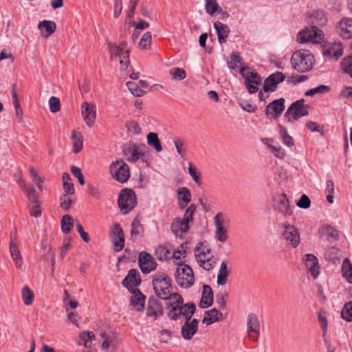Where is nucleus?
<instances>
[{"mask_svg": "<svg viewBox=\"0 0 352 352\" xmlns=\"http://www.w3.org/2000/svg\"><path fill=\"white\" fill-rule=\"evenodd\" d=\"M166 305L168 316L174 320L179 319L180 316L184 317L186 320H190L196 309L194 303L184 305L183 298L178 294H174L172 299L166 302Z\"/></svg>", "mask_w": 352, "mask_h": 352, "instance_id": "1", "label": "nucleus"}, {"mask_svg": "<svg viewBox=\"0 0 352 352\" xmlns=\"http://www.w3.org/2000/svg\"><path fill=\"white\" fill-rule=\"evenodd\" d=\"M152 285L155 294L160 298L170 301L172 293L171 279L164 272H157L152 276Z\"/></svg>", "mask_w": 352, "mask_h": 352, "instance_id": "2", "label": "nucleus"}, {"mask_svg": "<svg viewBox=\"0 0 352 352\" xmlns=\"http://www.w3.org/2000/svg\"><path fill=\"white\" fill-rule=\"evenodd\" d=\"M195 256L199 265L205 270L213 269L216 265L217 259L213 256L211 249L204 243H199L195 249Z\"/></svg>", "mask_w": 352, "mask_h": 352, "instance_id": "3", "label": "nucleus"}, {"mask_svg": "<svg viewBox=\"0 0 352 352\" xmlns=\"http://www.w3.org/2000/svg\"><path fill=\"white\" fill-rule=\"evenodd\" d=\"M291 63L298 72H306L312 68L314 56L308 50H300L293 54Z\"/></svg>", "mask_w": 352, "mask_h": 352, "instance_id": "4", "label": "nucleus"}, {"mask_svg": "<svg viewBox=\"0 0 352 352\" xmlns=\"http://www.w3.org/2000/svg\"><path fill=\"white\" fill-rule=\"evenodd\" d=\"M177 269L175 273V280L179 286L183 288L191 287L195 282L194 274L192 268L184 263H177Z\"/></svg>", "mask_w": 352, "mask_h": 352, "instance_id": "5", "label": "nucleus"}, {"mask_svg": "<svg viewBox=\"0 0 352 352\" xmlns=\"http://www.w3.org/2000/svg\"><path fill=\"white\" fill-rule=\"evenodd\" d=\"M108 47L111 59H120V69H125L129 63V50L126 49V43L122 42L119 45L108 43Z\"/></svg>", "mask_w": 352, "mask_h": 352, "instance_id": "6", "label": "nucleus"}, {"mask_svg": "<svg viewBox=\"0 0 352 352\" xmlns=\"http://www.w3.org/2000/svg\"><path fill=\"white\" fill-rule=\"evenodd\" d=\"M111 176L118 182L124 183L130 177L129 166L122 160L113 162L109 166Z\"/></svg>", "mask_w": 352, "mask_h": 352, "instance_id": "7", "label": "nucleus"}, {"mask_svg": "<svg viewBox=\"0 0 352 352\" xmlns=\"http://www.w3.org/2000/svg\"><path fill=\"white\" fill-rule=\"evenodd\" d=\"M118 202L121 212L123 214H127L135 207L137 203L135 192L131 189L122 190Z\"/></svg>", "mask_w": 352, "mask_h": 352, "instance_id": "8", "label": "nucleus"}, {"mask_svg": "<svg viewBox=\"0 0 352 352\" xmlns=\"http://www.w3.org/2000/svg\"><path fill=\"white\" fill-rule=\"evenodd\" d=\"M303 99L299 100L294 102L287 110L285 117L289 122L296 120L300 117L308 115V107L304 104Z\"/></svg>", "mask_w": 352, "mask_h": 352, "instance_id": "9", "label": "nucleus"}, {"mask_svg": "<svg viewBox=\"0 0 352 352\" xmlns=\"http://www.w3.org/2000/svg\"><path fill=\"white\" fill-rule=\"evenodd\" d=\"M247 333L250 340L258 341L260 336V323L257 316L254 313L248 315Z\"/></svg>", "mask_w": 352, "mask_h": 352, "instance_id": "10", "label": "nucleus"}, {"mask_svg": "<svg viewBox=\"0 0 352 352\" xmlns=\"http://www.w3.org/2000/svg\"><path fill=\"white\" fill-rule=\"evenodd\" d=\"M282 236L287 245L292 248H296L300 243V234L298 230L289 223L284 225Z\"/></svg>", "mask_w": 352, "mask_h": 352, "instance_id": "11", "label": "nucleus"}, {"mask_svg": "<svg viewBox=\"0 0 352 352\" xmlns=\"http://www.w3.org/2000/svg\"><path fill=\"white\" fill-rule=\"evenodd\" d=\"M111 237L114 245V250L117 252L122 250L124 246V234L118 223H115L111 228Z\"/></svg>", "mask_w": 352, "mask_h": 352, "instance_id": "12", "label": "nucleus"}, {"mask_svg": "<svg viewBox=\"0 0 352 352\" xmlns=\"http://www.w3.org/2000/svg\"><path fill=\"white\" fill-rule=\"evenodd\" d=\"M321 39V34L316 26L300 31L297 36V41L301 43L307 41L316 43Z\"/></svg>", "mask_w": 352, "mask_h": 352, "instance_id": "13", "label": "nucleus"}, {"mask_svg": "<svg viewBox=\"0 0 352 352\" xmlns=\"http://www.w3.org/2000/svg\"><path fill=\"white\" fill-rule=\"evenodd\" d=\"M138 263L142 272L144 274H148L157 268V264L152 256L145 252L140 254Z\"/></svg>", "mask_w": 352, "mask_h": 352, "instance_id": "14", "label": "nucleus"}, {"mask_svg": "<svg viewBox=\"0 0 352 352\" xmlns=\"http://www.w3.org/2000/svg\"><path fill=\"white\" fill-rule=\"evenodd\" d=\"M285 76L280 72H276L271 74L264 81L263 91L265 92L274 91L277 88V85L283 82Z\"/></svg>", "mask_w": 352, "mask_h": 352, "instance_id": "15", "label": "nucleus"}, {"mask_svg": "<svg viewBox=\"0 0 352 352\" xmlns=\"http://www.w3.org/2000/svg\"><path fill=\"white\" fill-rule=\"evenodd\" d=\"M81 114L86 124L89 127L91 126L96 116V107L87 102H82L81 104Z\"/></svg>", "mask_w": 352, "mask_h": 352, "instance_id": "16", "label": "nucleus"}, {"mask_svg": "<svg viewBox=\"0 0 352 352\" xmlns=\"http://www.w3.org/2000/svg\"><path fill=\"white\" fill-rule=\"evenodd\" d=\"M274 208L285 216H290L293 212L289 200L285 194L278 195L275 197Z\"/></svg>", "mask_w": 352, "mask_h": 352, "instance_id": "17", "label": "nucleus"}, {"mask_svg": "<svg viewBox=\"0 0 352 352\" xmlns=\"http://www.w3.org/2000/svg\"><path fill=\"white\" fill-rule=\"evenodd\" d=\"M123 154L126 159L131 162H135L139 159L143 162H146L144 154L140 150V148L135 144H131L124 148Z\"/></svg>", "mask_w": 352, "mask_h": 352, "instance_id": "18", "label": "nucleus"}, {"mask_svg": "<svg viewBox=\"0 0 352 352\" xmlns=\"http://www.w3.org/2000/svg\"><path fill=\"white\" fill-rule=\"evenodd\" d=\"M337 32L344 39L352 38V19L344 18L337 25Z\"/></svg>", "mask_w": 352, "mask_h": 352, "instance_id": "19", "label": "nucleus"}, {"mask_svg": "<svg viewBox=\"0 0 352 352\" xmlns=\"http://www.w3.org/2000/svg\"><path fill=\"white\" fill-rule=\"evenodd\" d=\"M285 109V99L279 98L270 103L265 109V113L267 116L272 115L275 117H279Z\"/></svg>", "mask_w": 352, "mask_h": 352, "instance_id": "20", "label": "nucleus"}, {"mask_svg": "<svg viewBox=\"0 0 352 352\" xmlns=\"http://www.w3.org/2000/svg\"><path fill=\"white\" fill-rule=\"evenodd\" d=\"M199 321L197 319H193L191 321L186 320L182 327V335L184 339L190 340L193 336L197 333L198 329Z\"/></svg>", "mask_w": 352, "mask_h": 352, "instance_id": "21", "label": "nucleus"}, {"mask_svg": "<svg viewBox=\"0 0 352 352\" xmlns=\"http://www.w3.org/2000/svg\"><path fill=\"white\" fill-rule=\"evenodd\" d=\"M141 278L139 272L135 269L129 271L127 276L122 280V285L127 288H132L140 285Z\"/></svg>", "mask_w": 352, "mask_h": 352, "instance_id": "22", "label": "nucleus"}, {"mask_svg": "<svg viewBox=\"0 0 352 352\" xmlns=\"http://www.w3.org/2000/svg\"><path fill=\"white\" fill-rule=\"evenodd\" d=\"M305 265L311 276L316 278L319 274V265L317 258L311 254L305 255Z\"/></svg>", "mask_w": 352, "mask_h": 352, "instance_id": "23", "label": "nucleus"}, {"mask_svg": "<svg viewBox=\"0 0 352 352\" xmlns=\"http://www.w3.org/2000/svg\"><path fill=\"white\" fill-rule=\"evenodd\" d=\"M188 223L181 217L175 218L171 224V230L177 236L186 233L189 230Z\"/></svg>", "mask_w": 352, "mask_h": 352, "instance_id": "24", "label": "nucleus"}, {"mask_svg": "<svg viewBox=\"0 0 352 352\" xmlns=\"http://www.w3.org/2000/svg\"><path fill=\"white\" fill-rule=\"evenodd\" d=\"M162 314V307L158 302V301L156 300H149L148 302L146 315L149 317H153L155 319H156Z\"/></svg>", "mask_w": 352, "mask_h": 352, "instance_id": "25", "label": "nucleus"}, {"mask_svg": "<svg viewBox=\"0 0 352 352\" xmlns=\"http://www.w3.org/2000/svg\"><path fill=\"white\" fill-rule=\"evenodd\" d=\"M213 302V293L209 285H204L199 306L201 308H207L210 307Z\"/></svg>", "mask_w": 352, "mask_h": 352, "instance_id": "26", "label": "nucleus"}, {"mask_svg": "<svg viewBox=\"0 0 352 352\" xmlns=\"http://www.w3.org/2000/svg\"><path fill=\"white\" fill-rule=\"evenodd\" d=\"M177 192L179 206L181 209H184L191 200L190 192L187 188L183 187L178 188Z\"/></svg>", "mask_w": 352, "mask_h": 352, "instance_id": "27", "label": "nucleus"}, {"mask_svg": "<svg viewBox=\"0 0 352 352\" xmlns=\"http://www.w3.org/2000/svg\"><path fill=\"white\" fill-rule=\"evenodd\" d=\"M319 236L324 240L329 242L335 241L338 239L337 231L331 226H324L318 230Z\"/></svg>", "mask_w": 352, "mask_h": 352, "instance_id": "28", "label": "nucleus"}, {"mask_svg": "<svg viewBox=\"0 0 352 352\" xmlns=\"http://www.w3.org/2000/svg\"><path fill=\"white\" fill-rule=\"evenodd\" d=\"M343 54V47L340 42L328 45L324 50V54L338 59Z\"/></svg>", "mask_w": 352, "mask_h": 352, "instance_id": "29", "label": "nucleus"}, {"mask_svg": "<svg viewBox=\"0 0 352 352\" xmlns=\"http://www.w3.org/2000/svg\"><path fill=\"white\" fill-rule=\"evenodd\" d=\"M145 296L140 292H134L131 299V304L138 311H142L144 307Z\"/></svg>", "mask_w": 352, "mask_h": 352, "instance_id": "30", "label": "nucleus"}, {"mask_svg": "<svg viewBox=\"0 0 352 352\" xmlns=\"http://www.w3.org/2000/svg\"><path fill=\"white\" fill-rule=\"evenodd\" d=\"M214 28L216 30L219 42L220 43H225L230 32L229 28L219 21L214 23Z\"/></svg>", "mask_w": 352, "mask_h": 352, "instance_id": "31", "label": "nucleus"}, {"mask_svg": "<svg viewBox=\"0 0 352 352\" xmlns=\"http://www.w3.org/2000/svg\"><path fill=\"white\" fill-rule=\"evenodd\" d=\"M10 252L15 266L20 268L23 265L21 253L17 245L12 240L10 242Z\"/></svg>", "mask_w": 352, "mask_h": 352, "instance_id": "32", "label": "nucleus"}, {"mask_svg": "<svg viewBox=\"0 0 352 352\" xmlns=\"http://www.w3.org/2000/svg\"><path fill=\"white\" fill-rule=\"evenodd\" d=\"M222 317V314L217 309H212L206 311L203 322L207 324H211L218 321Z\"/></svg>", "mask_w": 352, "mask_h": 352, "instance_id": "33", "label": "nucleus"}, {"mask_svg": "<svg viewBox=\"0 0 352 352\" xmlns=\"http://www.w3.org/2000/svg\"><path fill=\"white\" fill-rule=\"evenodd\" d=\"M147 144L153 147L157 152L162 151L161 142L156 133L150 132L146 135Z\"/></svg>", "mask_w": 352, "mask_h": 352, "instance_id": "34", "label": "nucleus"}, {"mask_svg": "<svg viewBox=\"0 0 352 352\" xmlns=\"http://www.w3.org/2000/svg\"><path fill=\"white\" fill-rule=\"evenodd\" d=\"M72 140H73V151L78 153L80 152L83 146L82 135L80 132L73 130L72 133Z\"/></svg>", "mask_w": 352, "mask_h": 352, "instance_id": "35", "label": "nucleus"}, {"mask_svg": "<svg viewBox=\"0 0 352 352\" xmlns=\"http://www.w3.org/2000/svg\"><path fill=\"white\" fill-rule=\"evenodd\" d=\"M245 67H241L240 73L245 78V80H247V81H251L252 83H254L256 85H259L261 83V78L258 74L257 72L252 71L245 73Z\"/></svg>", "mask_w": 352, "mask_h": 352, "instance_id": "36", "label": "nucleus"}, {"mask_svg": "<svg viewBox=\"0 0 352 352\" xmlns=\"http://www.w3.org/2000/svg\"><path fill=\"white\" fill-rule=\"evenodd\" d=\"M171 250L170 248L159 245L155 250V256L160 261H166L171 258Z\"/></svg>", "mask_w": 352, "mask_h": 352, "instance_id": "37", "label": "nucleus"}, {"mask_svg": "<svg viewBox=\"0 0 352 352\" xmlns=\"http://www.w3.org/2000/svg\"><path fill=\"white\" fill-rule=\"evenodd\" d=\"M342 272L343 277L349 283H352V264L348 258H345L342 263Z\"/></svg>", "mask_w": 352, "mask_h": 352, "instance_id": "38", "label": "nucleus"}, {"mask_svg": "<svg viewBox=\"0 0 352 352\" xmlns=\"http://www.w3.org/2000/svg\"><path fill=\"white\" fill-rule=\"evenodd\" d=\"M95 339V335L94 332L90 331H84L80 332L78 336V345L87 346V344Z\"/></svg>", "mask_w": 352, "mask_h": 352, "instance_id": "39", "label": "nucleus"}, {"mask_svg": "<svg viewBox=\"0 0 352 352\" xmlns=\"http://www.w3.org/2000/svg\"><path fill=\"white\" fill-rule=\"evenodd\" d=\"M227 264L225 261L221 262L220 268L217 274V282L219 285H223L226 283L228 277Z\"/></svg>", "mask_w": 352, "mask_h": 352, "instance_id": "40", "label": "nucleus"}, {"mask_svg": "<svg viewBox=\"0 0 352 352\" xmlns=\"http://www.w3.org/2000/svg\"><path fill=\"white\" fill-rule=\"evenodd\" d=\"M230 221L225 214L223 212H218L214 217V228L228 226Z\"/></svg>", "mask_w": 352, "mask_h": 352, "instance_id": "41", "label": "nucleus"}, {"mask_svg": "<svg viewBox=\"0 0 352 352\" xmlns=\"http://www.w3.org/2000/svg\"><path fill=\"white\" fill-rule=\"evenodd\" d=\"M21 296L23 302L25 305H32L34 299V294L29 287L25 286L23 287L21 291Z\"/></svg>", "mask_w": 352, "mask_h": 352, "instance_id": "42", "label": "nucleus"}, {"mask_svg": "<svg viewBox=\"0 0 352 352\" xmlns=\"http://www.w3.org/2000/svg\"><path fill=\"white\" fill-rule=\"evenodd\" d=\"M56 28V23L52 21L44 20V21L40 22L38 25V28L39 30H42V29L45 30V31L47 32L46 36H48L49 35H50L53 32H54Z\"/></svg>", "mask_w": 352, "mask_h": 352, "instance_id": "43", "label": "nucleus"}, {"mask_svg": "<svg viewBox=\"0 0 352 352\" xmlns=\"http://www.w3.org/2000/svg\"><path fill=\"white\" fill-rule=\"evenodd\" d=\"M63 181L65 192L67 194H73L74 192V185L72 182V179L67 173H64L63 174Z\"/></svg>", "mask_w": 352, "mask_h": 352, "instance_id": "44", "label": "nucleus"}, {"mask_svg": "<svg viewBox=\"0 0 352 352\" xmlns=\"http://www.w3.org/2000/svg\"><path fill=\"white\" fill-rule=\"evenodd\" d=\"M351 53L345 57L341 62V67L345 73L349 74L352 77V42L351 44Z\"/></svg>", "mask_w": 352, "mask_h": 352, "instance_id": "45", "label": "nucleus"}, {"mask_svg": "<svg viewBox=\"0 0 352 352\" xmlns=\"http://www.w3.org/2000/svg\"><path fill=\"white\" fill-rule=\"evenodd\" d=\"M74 220L71 215L65 214L63 217L61 221V229L63 232L68 233L73 227Z\"/></svg>", "mask_w": 352, "mask_h": 352, "instance_id": "46", "label": "nucleus"}, {"mask_svg": "<svg viewBox=\"0 0 352 352\" xmlns=\"http://www.w3.org/2000/svg\"><path fill=\"white\" fill-rule=\"evenodd\" d=\"M214 238L219 242L225 243L228 239L227 228L223 227L215 228Z\"/></svg>", "mask_w": 352, "mask_h": 352, "instance_id": "47", "label": "nucleus"}, {"mask_svg": "<svg viewBox=\"0 0 352 352\" xmlns=\"http://www.w3.org/2000/svg\"><path fill=\"white\" fill-rule=\"evenodd\" d=\"M126 86L131 94L137 97H141L146 93V91L140 88L137 82L129 81L126 82Z\"/></svg>", "mask_w": 352, "mask_h": 352, "instance_id": "48", "label": "nucleus"}, {"mask_svg": "<svg viewBox=\"0 0 352 352\" xmlns=\"http://www.w3.org/2000/svg\"><path fill=\"white\" fill-rule=\"evenodd\" d=\"M330 90V87L324 85H320L316 87L307 90L305 95L306 96H313L317 94H325L329 92Z\"/></svg>", "mask_w": 352, "mask_h": 352, "instance_id": "49", "label": "nucleus"}, {"mask_svg": "<svg viewBox=\"0 0 352 352\" xmlns=\"http://www.w3.org/2000/svg\"><path fill=\"white\" fill-rule=\"evenodd\" d=\"M341 316L346 321H352V302H349L344 305L341 311Z\"/></svg>", "mask_w": 352, "mask_h": 352, "instance_id": "50", "label": "nucleus"}, {"mask_svg": "<svg viewBox=\"0 0 352 352\" xmlns=\"http://www.w3.org/2000/svg\"><path fill=\"white\" fill-rule=\"evenodd\" d=\"M142 232H143V228L140 223V221L138 219H135L131 224V237L136 238Z\"/></svg>", "mask_w": 352, "mask_h": 352, "instance_id": "51", "label": "nucleus"}, {"mask_svg": "<svg viewBox=\"0 0 352 352\" xmlns=\"http://www.w3.org/2000/svg\"><path fill=\"white\" fill-rule=\"evenodd\" d=\"M280 135L283 140V143L287 146L294 145L293 138L287 133L286 129L283 126H280L279 131Z\"/></svg>", "mask_w": 352, "mask_h": 352, "instance_id": "52", "label": "nucleus"}, {"mask_svg": "<svg viewBox=\"0 0 352 352\" xmlns=\"http://www.w3.org/2000/svg\"><path fill=\"white\" fill-rule=\"evenodd\" d=\"M151 39V33L150 32H146L140 38L139 42V47L144 50L148 49L150 47Z\"/></svg>", "mask_w": 352, "mask_h": 352, "instance_id": "53", "label": "nucleus"}, {"mask_svg": "<svg viewBox=\"0 0 352 352\" xmlns=\"http://www.w3.org/2000/svg\"><path fill=\"white\" fill-rule=\"evenodd\" d=\"M219 8L217 0H206V11L208 14L212 15Z\"/></svg>", "mask_w": 352, "mask_h": 352, "instance_id": "54", "label": "nucleus"}, {"mask_svg": "<svg viewBox=\"0 0 352 352\" xmlns=\"http://www.w3.org/2000/svg\"><path fill=\"white\" fill-rule=\"evenodd\" d=\"M29 172L32 182L41 190L43 188V180L41 177L38 175L36 170L33 167H30Z\"/></svg>", "mask_w": 352, "mask_h": 352, "instance_id": "55", "label": "nucleus"}, {"mask_svg": "<svg viewBox=\"0 0 352 352\" xmlns=\"http://www.w3.org/2000/svg\"><path fill=\"white\" fill-rule=\"evenodd\" d=\"M170 74L173 76V79L183 80L186 78V72L179 67H173L169 71Z\"/></svg>", "mask_w": 352, "mask_h": 352, "instance_id": "56", "label": "nucleus"}, {"mask_svg": "<svg viewBox=\"0 0 352 352\" xmlns=\"http://www.w3.org/2000/svg\"><path fill=\"white\" fill-rule=\"evenodd\" d=\"M269 139L263 140V142L269 148L272 150L274 155L278 158H283L284 157V152L280 146L272 145L268 143Z\"/></svg>", "mask_w": 352, "mask_h": 352, "instance_id": "57", "label": "nucleus"}, {"mask_svg": "<svg viewBox=\"0 0 352 352\" xmlns=\"http://www.w3.org/2000/svg\"><path fill=\"white\" fill-rule=\"evenodd\" d=\"M196 210V206L194 204L190 205L185 211L184 217L182 218L184 221L188 223L192 221L193 215Z\"/></svg>", "mask_w": 352, "mask_h": 352, "instance_id": "58", "label": "nucleus"}, {"mask_svg": "<svg viewBox=\"0 0 352 352\" xmlns=\"http://www.w3.org/2000/svg\"><path fill=\"white\" fill-rule=\"evenodd\" d=\"M177 153L182 157H184L186 154V149L184 148V142L181 138H176L173 141Z\"/></svg>", "mask_w": 352, "mask_h": 352, "instance_id": "59", "label": "nucleus"}, {"mask_svg": "<svg viewBox=\"0 0 352 352\" xmlns=\"http://www.w3.org/2000/svg\"><path fill=\"white\" fill-rule=\"evenodd\" d=\"M50 109L52 113H56L60 111V104L58 98L52 96L49 100Z\"/></svg>", "mask_w": 352, "mask_h": 352, "instance_id": "60", "label": "nucleus"}, {"mask_svg": "<svg viewBox=\"0 0 352 352\" xmlns=\"http://www.w3.org/2000/svg\"><path fill=\"white\" fill-rule=\"evenodd\" d=\"M188 173L197 184H201L200 173L197 172L196 168L191 163H189Z\"/></svg>", "mask_w": 352, "mask_h": 352, "instance_id": "61", "label": "nucleus"}, {"mask_svg": "<svg viewBox=\"0 0 352 352\" xmlns=\"http://www.w3.org/2000/svg\"><path fill=\"white\" fill-rule=\"evenodd\" d=\"M172 331L168 329L162 330L160 332V341L162 343H168L172 338Z\"/></svg>", "mask_w": 352, "mask_h": 352, "instance_id": "62", "label": "nucleus"}, {"mask_svg": "<svg viewBox=\"0 0 352 352\" xmlns=\"http://www.w3.org/2000/svg\"><path fill=\"white\" fill-rule=\"evenodd\" d=\"M241 62L240 56L236 54H231L230 60L228 61L229 68L235 69L237 68L238 64Z\"/></svg>", "mask_w": 352, "mask_h": 352, "instance_id": "63", "label": "nucleus"}, {"mask_svg": "<svg viewBox=\"0 0 352 352\" xmlns=\"http://www.w3.org/2000/svg\"><path fill=\"white\" fill-rule=\"evenodd\" d=\"M296 205L300 208L307 209L310 207L311 201L306 195H302L300 199L296 202Z\"/></svg>", "mask_w": 352, "mask_h": 352, "instance_id": "64", "label": "nucleus"}]
</instances>
